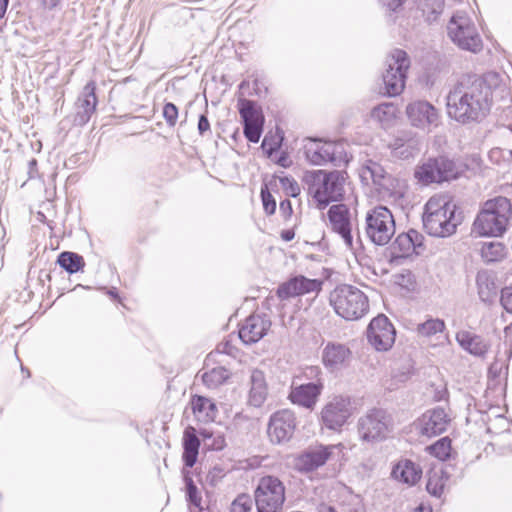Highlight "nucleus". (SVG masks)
<instances>
[{
    "label": "nucleus",
    "instance_id": "obj_16",
    "mask_svg": "<svg viewBox=\"0 0 512 512\" xmlns=\"http://www.w3.org/2000/svg\"><path fill=\"white\" fill-rule=\"evenodd\" d=\"M396 331L385 315H378L367 328L368 342L377 351H388L395 342Z\"/></svg>",
    "mask_w": 512,
    "mask_h": 512
},
{
    "label": "nucleus",
    "instance_id": "obj_49",
    "mask_svg": "<svg viewBox=\"0 0 512 512\" xmlns=\"http://www.w3.org/2000/svg\"><path fill=\"white\" fill-rule=\"evenodd\" d=\"M341 512H365L361 500L357 496L351 497L349 502L340 505Z\"/></svg>",
    "mask_w": 512,
    "mask_h": 512
},
{
    "label": "nucleus",
    "instance_id": "obj_41",
    "mask_svg": "<svg viewBox=\"0 0 512 512\" xmlns=\"http://www.w3.org/2000/svg\"><path fill=\"white\" fill-rule=\"evenodd\" d=\"M431 455L439 460H446L451 453V440L448 437H443L428 447Z\"/></svg>",
    "mask_w": 512,
    "mask_h": 512
},
{
    "label": "nucleus",
    "instance_id": "obj_6",
    "mask_svg": "<svg viewBox=\"0 0 512 512\" xmlns=\"http://www.w3.org/2000/svg\"><path fill=\"white\" fill-rule=\"evenodd\" d=\"M306 160L315 166H324L328 163L341 167L348 163L344 145L334 141L309 138L304 145Z\"/></svg>",
    "mask_w": 512,
    "mask_h": 512
},
{
    "label": "nucleus",
    "instance_id": "obj_46",
    "mask_svg": "<svg viewBox=\"0 0 512 512\" xmlns=\"http://www.w3.org/2000/svg\"><path fill=\"white\" fill-rule=\"evenodd\" d=\"M279 180L283 190L288 196L297 197L300 194V186L294 178L283 176L280 177Z\"/></svg>",
    "mask_w": 512,
    "mask_h": 512
},
{
    "label": "nucleus",
    "instance_id": "obj_62",
    "mask_svg": "<svg viewBox=\"0 0 512 512\" xmlns=\"http://www.w3.org/2000/svg\"><path fill=\"white\" fill-rule=\"evenodd\" d=\"M294 237L295 233L292 229H286L281 232V238L286 242L293 240Z\"/></svg>",
    "mask_w": 512,
    "mask_h": 512
},
{
    "label": "nucleus",
    "instance_id": "obj_51",
    "mask_svg": "<svg viewBox=\"0 0 512 512\" xmlns=\"http://www.w3.org/2000/svg\"><path fill=\"white\" fill-rule=\"evenodd\" d=\"M500 301L503 306V308L509 312L512 313V290H500Z\"/></svg>",
    "mask_w": 512,
    "mask_h": 512
},
{
    "label": "nucleus",
    "instance_id": "obj_24",
    "mask_svg": "<svg viewBox=\"0 0 512 512\" xmlns=\"http://www.w3.org/2000/svg\"><path fill=\"white\" fill-rule=\"evenodd\" d=\"M323 385L321 383H306L294 386L289 394L292 403L307 409H313L322 392Z\"/></svg>",
    "mask_w": 512,
    "mask_h": 512
},
{
    "label": "nucleus",
    "instance_id": "obj_48",
    "mask_svg": "<svg viewBox=\"0 0 512 512\" xmlns=\"http://www.w3.org/2000/svg\"><path fill=\"white\" fill-rule=\"evenodd\" d=\"M261 198L263 203V208L266 214L272 215L276 210V201L274 197L270 194V192L265 188L261 189Z\"/></svg>",
    "mask_w": 512,
    "mask_h": 512
},
{
    "label": "nucleus",
    "instance_id": "obj_43",
    "mask_svg": "<svg viewBox=\"0 0 512 512\" xmlns=\"http://www.w3.org/2000/svg\"><path fill=\"white\" fill-rule=\"evenodd\" d=\"M263 122L243 123V132L249 142L257 143L263 132Z\"/></svg>",
    "mask_w": 512,
    "mask_h": 512
},
{
    "label": "nucleus",
    "instance_id": "obj_53",
    "mask_svg": "<svg viewBox=\"0 0 512 512\" xmlns=\"http://www.w3.org/2000/svg\"><path fill=\"white\" fill-rule=\"evenodd\" d=\"M310 290H276V294L280 300L303 295Z\"/></svg>",
    "mask_w": 512,
    "mask_h": 512
},
{
    "label": "nucleus",
    "instance_id": "obj_47",
    "mask_svg": "<svg viewBox=\"0 0 512 512\" xmlns=\"http://www.w3.org/2000/svg\"><path fill=\"white\" fill-rule=\"evenodd\" d=\"M495 275L490 270H481L476 275L477 288H491L495 285Z\"/></svg>",
    "mask_w": 512,
    "mask_h": 512
},
{
    "label": "nucleus",
    "instance_id": "obj_34",
    "mask_svg": "<svg viewBox=\"0 0 512 512\" xmlns=\"http://www.w3.org/2000/svg\"><path fill=\"white\" fill-rule=\"evenodd\" d=\"M57 263L70 274L80 271L85 265L84 258L81 255L70 251L60 253Z\"/></svg>",
    "mask_w": 512,
    "mask_h": 512
},
{
    "label": "nucleus",
    "instance_id": "obj_60",
    "mask_svg": "<svg viewBox=\"0 0 512 512\" xmlns=\"http://www.w3.org/2000/svg\"><path fill=\"white\" fill-rule=\"evenodd\" d=\"M316 509L317 512H341V510H336L333 506L326 503H320Z\"/></svg>",
    "mask_w": 512,
    "mask_h": 512
},
{
    "label": "nucleus",
    "instance_id": "obj_20",
    "mask_svg": "<svg viewBox=\"0 0 512 512\" xmlns=\"http://www.w3.org/2000/svg\"><path fill=\"white\" fill-rule=\"evenodd\" d=\"M406 114L414 127L429 129L431 126L438 125V111L427 101L418 100L410 103L406 107Z\"/></svg>",
    "mask_w": 512,
    "mask_h": 512
},
{
    "label": "nucleus",
    "instance_id": "obj_30",
    "mask_svg": "<svg viewBox=\"0 0 512 512\" xmlns=\"http://www.w3.org/2000/svg\"><path fill=\"white\" fill-rule=\"evenodd\" d=\"M193 413L202 421H211L216 416V405L208 398L194 396L191 400Z\"/></svg>",
    "mask_w": 512,
    "mask_h": 512
},
{
    "label": "nucleus",
    "instance_id": "obj_59",
    "mask_svg": "<svg viewBox=\"0 0 512 512\" xmlns=\"http://www.w3.org/2000/svg\"><path fill=\"white\" fill-rule=\"evenodd\" d=\"M277 164L281 167L287 168L290 167L292 161L290 160L288 154L286 152H282L277 159Z\"/></svg>",
    "mask_w": 512,
    "mask_h": 512
},
{
    "label": "nucleus",
    "instance_id": "obj_56",
    "mask_svg": "<svg viewBox=\"0 0 512 512\" xmlns=\"http://www.w3.org/2000/svg\"><path fill=\"white\" fill-rule=\"evenodd\" d=\"M197 128L200 135H204L210 130V123L205 114L200 115Z\"/></svg>",
    "mask_w": 512,
    "mask_h": 512
},
{
    "label": "nucleus",
    "instance_id": "obj_58",
    "mask_svg": "<svg viewBox=\"0 0 512 512\" xmlns=\"http://www.w3.org/2000/svg\"><path fill=\"white\" fill-rule=\"evenodd\" d=\"M406 140L403 139V138H396L393 143L390 144V148L392 149V153L393 155L395 154V152L401 150L402 148H404L405 144H406Z\"/></svg>",
    "mask_w": 512,
    "mask_h": 512
},
{
    "label": "nucleus",
    "instance_id": "obj_39",
    "mask_svg": "<svg viewBox=\"0 0 512 512\" xmlns=\"http://www.w3.org/2000/svg\"><path fill=\"white\" fill-rule=\"evenodd\" d=\"M505 254L506 248L500 242H485L481 247V256L488 263L500 261L504 258Z\"/></svg>",
    "mask_w": 512,
    "mask_h": 512
},
{
    "label": "nucleus",
    "instance_id": "obj_9",
    "mask_svg": "<svg viewBox=\"0 0 512 512\" xmlns=\"http://www.w3.org/2000/svg\"><path fill=\"white\" fill-rule=\"evenodd\" d=\"M330 304L346 320H357L368 311V298L362 290H332Z\"/></svg>",
    "mask_w": 512,
    "mask_h": 512
},
{
    "label": "nucleus",
    "instance_id": "obj_32",
    "mask_svg": "<svg viewBox=\"0 0 512 512\" xmlns=\"http://www.w3.org/2000/svg\"><path fill=\"white\" fill-rule=\"evenodd\" d=\"M427 477L426 489L428 493L440 497L448 479L446 473L442 468H433L428 472Z\"/></svg>",
    "mask_w": 512,
    "mask_h": 512
},
{
    "label": "nucleus",
    "instance_id": "obj_54",
    "mask_svg": "<svg viewBox=\"0 0 512 512\" xmlns=\"http://www.w3.org/2000/svg\"><path fill=\"white\" fill-rule=\"evenodd\" d=\"M279 210L282 216L287 219L292 215L293 209L290 200L285 199L280 202Z\"/></svg>",
    "mask_w": 512,
    "mask_h": 512
},
{
    "label": "nucleus",
    "instance_id": "obj_12",
    "mask_svg": "<svg viewBox=\"0 0 512 512\" xmlns=\"http://www.w3.org/2000/svg\"><path fill=\"white\" fill-rule=\"evenodd\" d=\"M459 170L455 162L445 156L429 158L417 166L414 172L415 178L423 185L441 183L456 179Z\"/></svg>",
    "mask_w": 512,
    "mask_h": 512
},
{
    "label": "nucleus",
    "instance_id": "obj_11",
    "mask_svg": "<svg viewBox=\"0 0 512 512\" xmlns=\"http://www.w3.org/2000/svg\"><path fill=\"white\" fill-rule=\"evenodd\" d=\"M258 512H281L285 501V487L274 476L262 477L254 491Z\"/></svg>",
    "mask_w": 512,
    "mask_h": 512
},
{
    "label": "nucleus",
    "instance_id": "obj_19",
    "mask_svg": "<svg viewBox=\"0 0 512 512\" xmlns=\"http://www.w3.org/2000/svg\"><path fill=\"white\" fill-rule=\"evenodd\" d=\"M424 236L414 229L400 233L389 247V255L391 260L406 258L420 253L423 248Z\"/></svg>",
    "mask_w": 512,
    "mask_h": 512
},
{
    "label": "nucleus",
    "instance_id": "obj_55",
    "mask_svg": "<svg viewBox=\"0 0 512 512\" xmlns=\"http://www.w3.org/2000/svg\"><path fill=\"white\" fill-rule=\"evenodd\" d=\"M406 0H379V2L389 11H396Z\"/></svg>",
    "mask_w": 512,
    "mask_h": 512
},
{
    "label": "nucleus",
    "instance_id": "obj_38",
    "mask_svg": "<svg viewBox=\"0 0 512 512\" xmlns=\"http://www.w3.org/2000/svg\"><path fill=\"white\" fill-rule=\"evenodd\" d=\"M229 377V372L222 366H217L201 375L203 383L210 389H215L223 384Z\"/></svg>",
    "mask_w": 512,
    "mask_h": 512
},
{
    "label": "nucleus",
    "instance_id": "obj_31",
    "mask_svg": "<svg viewBox=\"0 0 512 512\" xmlns=\"http://www.w3.org/2000/svg\"><path fill=\"white\" fill-rule=\"evenodd\" d=\"M397 107L390 102H384L374 107L371 111V118L387 128L391 126L396 118Z\"/></svg>",
    "mask_w": 512,
    "mask_h": 512
},
{
    "label": "nucleus",
    "instance_id": "obj_45",
    "mask_svg": "<svg viewBox=\"0 0 512 512\" xmlns=\"http://www.w3.org/2000/svg\"><path fill=\"white\" fill-rule=\"evenodd\" d=\"M163 117L166 121V124L169 127H174L177 124L179 111L177 106L174 103L167 102L165 103L162 111Z\"/></svg>",
    "mask_w": 512,
    "mask_h": 512
},
{
    "label": "nucleus",
    "instance_id": "obj_14",
    "mask_svg": "<svg viewBox=\"0 0 512 512\" xmlns=\"http://www.w3.org/2000/svg\"><path fill=\"white\" fill-rule=\"evenodd\" d=\"M352 415V405L348 397H333L321 411V422L330 430H339Z\"/></svg>",
    "mask_w": 512,
    "mask_h": 512
},
{
    "label": "nucleus",
    "instance_id": "obj_36",
    "mask_svg": "<svg viewBox=\"0 0 512 512\" xmlns=\"http://www.w3.org/2000/svg\"><path fill=\"white\" fill-rule=\"evenodd\" d=\"M182 476H183V480L185 483V492H186L187 501L191 505H193L194 507L198 508L201 511L202 510V508H201L202 497L200 495V492H199L197 486L195 485V483L191 477L190 470L183 468Z\"/></svg>",
    "mask_w": 512,
    "mask_h": 512
},
{
    "label": "nucleus",
    "instance_id": "obj_5",
    "mask_svg": "<svg viewBox=\"0 0 512 512\" xmlns=\"http://www.w3.org/2000/svg\"><path fill=\"white\" fill-rule=\"evenodd\" d=\"M393 419L385 410L373 408L357 421V433L362 442L375 444L386 440L393 432Z\"/></svg>",
    "mask_w": 512,
    "mask_h": 512
},
{
    "label": "nucleus",
    "instance_id": "obj_2",
    "mask_svg": "<svg viewBox=\"0 0 512 512\" xmlns=\"http://www.w3.org/2000/svg\"><path fill=\"white\" fill-rule=\"evenodd\" d=\"M346 172L334 170L306 171L303 183L308 194L315 200L320 208L328 206L331 202L340 201L345 194Z\"/></svg>",
    "mask_w": 512,
    "mask_h": 512
},
{
    "label": "nucleus",
    "instance_id": "obj_63",
    "mask_svg": "<svg viewBox=\"0 0 512 512\" xmlns=\"http://www.w3.org/2000/svg\"><path fill=\"white\" fill-rule=\"evenodd\" d=\"M41 3L45 9L52 10L59 4V0H41Z\"/></svg>",
    "mask_w": 512,
    "mask_h": 512
},
{
    "label": "nucleus",
    "instance_id": "obj_10",
    "mask_svg": "<svg viewBox=\"0 0 512 512\" xmlns=\"http://www.w3.org/2000/svg\"><path fill=\"white\" fill-rule=\"evenodd\" d=\"M386 70L382 75L385 93L397 96L405 88L407 71L410 67L408 54L401 49H395L387 57Z\"/></svg>",
    "mask_w": 512,
    "mask_h": 512
},
{
    "label": "nucleus",
    "instance_id": "obj_42",
    "mask_svg": "<svg viewBox=\"0 0 512 512\" xmlns=\"http://www.w3.org/2000/svg\"><path fill=\"white\" fill-rule=\"evenodd\" d=\"M255 498L248 494H241L232 502L230 512H252Z\"/></svg>",
    "mask_w": 512,
    "mask_h": 512
},
{
    "label": "nucleus",
    "instance_id": "obj_27",
    "mask_svg": "<svg viewBox=\"0 0 512 512\" xmlns=\"http://www.w3.org/2000/svg\"><path fill=\"white\" fill-rule=\"evenodd\" d=\"M250 391L248 402L254 407H260L265 402L268 395V387L264 372L254 369L250 375Z\"/></svg>",
    "mask_w": 512,
    "mask_h": 512
},
{
    "label": "nucleus",
    "instance_id": "obj_52",
    "mask_svg": "<svg viewBox=\"0 0 512 512\" xmlns=\"http://www.w3.org/2000/svg\"><path fill=\"white\" fill-rule=\"evenodd\" d=\"M415 152V145L413 142H407L401 150L395 152L394 156L402 158V159H408L409 157H412Z\"/></svg>",
    "mask_w": 512,
    "mask_h": 512
},
{
    "label": "nucleus",
    "instance_id": "obj_4",
    "mask_svg": "<svg viewBox=\"0 0 512 512\" xmlns=\"http://www.w3.org/2000/svg\"><path fill=\"white\" fill-rule=\"evenodd\" d=\"M456 206L443 196L431 197L425 204L423 214V227L425 231L435 237H448L457 227L455 218Z\"/></svg>",
    "mask_w": 512,
    "mask_h": 512
},
{
    "label": "nucleus",
    "instance_id": "obj_40",
    "mask_svg": "<svg viewBox=\"0 0 512 512\" xmlns=\"http://www.w3.org/2000/svg\"><path fill=\"white\" fill-rule=\"evenodd\" d=\"M445 323L438 318H430L417 326V333L423 337H431L444 330Z\"/></svg>",
    "mask_w": 512,
    "mask_h": 512
},
{
    "label": "nucleus",
    "instance_id": "obj_15",
    "mask_svg": "<svg viewBox=\"0 0 512 512\" xmlns=\"http://www.w3.org/2000/svg\"><path fill=\"white\" fill-rule=\"evenodd\" d=\"M296 428V417L288 409L273 413L269 419L267 434L272 443L282 444L288 442Z\"/></svg>",
    "mask_w": 512,
    "mask_h": 512
},
{
    "label": "nucleus",
    "instance_id": "obj_25",
    "mask_svg": "<svg viewBox=\"0 0 512 512\" xmlns=\"http://www.w3.org/2000/svg\"><path fill=\"white\" fill-rule=\"evenodd\" d=\"M377 189L383 199L403 206L408 189L404 180L389 174Z\"/></svg>",
    "mask_w": 512,
    "mask_h": 512
},
{
    "label": "nucleus",
    "instance_id": "obj_13",
    "mask_svg": "<svg viewBox=\"0 0 512 512\" xmlns=\"http://www.w3.org/2000/svg\"><path fill=\"white\" fill-rule=\"evenodd\" d=\"M342 455V444L309 446L298 455L295 465L301 472H313L328 462L337 461Z\"/></svg>",
    "mask_w": 512,
    "mask_h": 512
},
{
    "label": "nucleus",
    "instance_id": "obj_22",
    "mask_svg": "<svg viewBox=\"0 0 512 512\" xmlns=\"http://www.w3.org/2000/svg\"><path fill=\"white\" fill-rule=\"evenodd\" d=\"M271 322L264 316L253 314L245 319L239 328V338L245 344L261 340L270 329Z\"/></svg>",
    "mask_w": 512,
    "mask_h": 512
},
{
    "label": "nucleus",
    "instance_id": "obj_21",
    "mask_svg": "<svg viewBox=\"0 0 512 512\" xmlns=\"http://www.w3.org/2000/svg\"><path fill=\"white\" fill-rule=\"evenodd\" d=\"M95 91L96 83L89 81L80 93L76 102V114L74 117L76 125L83 126L88 123L96 111L98 101Z\"/></svg>",
    "mask_w": 512,
    "mask_h": 512
},
{
    "label": "nucleus",
    "instance_id": "obj_61",
    "mask_svg": "<svg viewBox=\"0 0 512 512\" xmlns=\"http://www.w3.org/2000/svg\"><path fill=\"white\" fill-rule=\"evenodd\" d=\"M106 294L108 295V297H109L112 301H118V302L122 303V297H121V295L119 294V291H118V290H112V289H109V290H106Z\"/></svg>",
    "mask_w": 512,
    "mask_h": 512
},
{
    "label": "nucleus",
    "instance_id": "obj_37",
    "mask_svg": "<svg viewBox=\"0 0 512 512\" xmlns=\"http://www.w3.org/2000/svg\"><path fill=\"white\" fill-rule=\"evenodd\" d=\"M444 5V0H419V8L429 23L437 21L443 12Z\"/></svg>",
    "mask_w": 512,
    "mask_h": 512
},
{
    "label": "nucleus",
    "instance_id": "obj_29",
    "mask_svg": "<svg viewBox=\"0 0 512 512\" xmlns=\"http://www.w3.org/2000/svg\"><path fill=\"white\" fill-rule=\"evenodd\" d=\"M421 474V469L410 460H402L398 462L391 472L394 479L408 485L416 484L421 478Z\"/></svg>",
    "mask_w": 512,
    "mask_h": 512
},
{
    "label": "nucleus",
    "instance_id": "obj_50",
    "mask_svg": "<svg viewBox=\"0 0 512 512\" xmlns=\"http://www.w3.org/2000/svg\"><path fill=\"white\" fill-rule=\"evenodd\" d=\"M254 95L259 98H264L268 94V86L264 79L255 78L253 81Z\"/></svg>",
    "mask_w": 512,
    "mask_h": 512
},
{
    "label": "nucleus",
    "instance_id": "obj_26",
    "mask_svg": "<svg viewBox=\"0 0 512 512\" xmlns=\"http://www.w3.org/2000/svg\"><path fill=\"white\" fill-rule=\"evenodd\" d=\"M456 340L461 348L476 357H484L490 348V343L482 336L466 330L457 332Z\"/></svg>",
    "mask_w": 512,
    "mask_h": 512
},
{
    "label": "nucleus",
    "instance_id": "obj_44",
    "mask_svg": "<svg viewBox=\"0 0 512 512\" xmlns=\"http://www.w3.org/2000/svg\"><path fill=\"white\" fill-rule=\"evenodd\" d=\"M308 283H313L315 286L314 288H320L322 285V282L320 280H308L307 278L300 276L291 279L290 282L288 283L281 284L278 288H309L307 286Z\"/></svg>",
    "mask_w": 512,
    "mask_h": 512
},
{
    "label": "nucleus",
    "instance_id": "obj_35",
    "mask_svg": "<svg viewBox=\"0 0 512 512\" xmlns=\"http://www.w3.org/2000/svg\"><path fill=\"white\" fill-rule=\"evenodd\" d=\"M239 114L243 123L264 121L261 111L252 100L239 99Z\"/></svg>",
    "mask_w": 512,
    "mask_h": 512
},
{
    "label": "nucleus",
    "instance_id": "obj_7",
    "mask_svg": "<svg viewBox=\"0 0 512 512\" xmlns=\"http://www.w3.org/2000/svg\"><path fill=\"white\" fill-rule=\"evenodd\" d=\"M448 36L460 49L478 53L482 49V39L475 24L464 12H456L447 25Z\"/></svg>",
    "mask_w": 512,
    "mask_h": 512
},
{
    "label": "nucleus",
    "instance_id": "obj_64",
    "mask_svg": "<svg viewBox=\"0 0 512 512\" xmlns=\"http://www.w3.org/2000/svg\"><path fill=\"white\" fill-rule=\"evenodd\" d=\"M411 512H432V510L429 506H426L421 503L417 507H415Z\"/></svg>",
    "mask_w": 512,
    "mask_h": 512
},
{
    "label": "nucleus",
    "instance_id": "obj_23",
    "mask_svg": "<svg viewBox=\"0 0 512 512\" xmlns=\"http://www.w3.org/2000/svg\"><path fill=\"white\" fill-rule=\"evenodd\" d=\"M351 357L350 349L341 343L328 342L322 351V362L331 372L344 368Z\"/></svg>",
    "mask_w": 512,
    "mask_h": 512
},
{
    "label": "nucleus",
    "instance_id": "obj_17",
    "mask_svg": "<svg viewBox=\"0 0 512 512\" xmlns=\"http://www.w3.org/2000/svg\"><path fill=\"white\" fill-rule=\"evenodd\" d=\"M327 216L333 232L337 233L348 247L353 244V215L350 208L343 204L330 206Z\"/></svg>",
    "mask_w": 512,
    "mask_h": 512
},
{
    "label": "nucleus",
    "instance_id": "obj_8",
    "mask_svg": "<svg viewBox=\"0 0 512 512\" xmlns=\"http://www.w3.org/2000/svg\"><path fill=\"white\" fill-rule=\"evenodd\" d=\"M365 233L375 245L384 246L395 234V220L391 211L382 205L370 209L365 217Z\"/></svg>",
    "mask_w": 512,
    "mask_h": 512
},
{
    "label": "nucleus",
    "instance_id": "obj_57",
    "mask_svg": "<svg viewBox=\"0 0 512 512\" xmlns=\"http://www.w3.org/2000/svg\"><path fill=\"white\" fill-rule=\"evenodd\" d=\"M15 293H17L15 299L22 303H27L32 299L33 296L32 290H15Z\"/></svg>",
    "mask_w": 512,
    "mask_h": 512
},
{
    "label": "nucleus",
    "instance_id": "obj_3",
    "mask_svg": "<svg viewBox=\"0 0 512 512\" xmlns=\"http://www.w3.org/2000/svg\"><path fill=\"white\" fill-rule=\"evenodd\" d=\"M512 215V204L503 196L489 199L483 203L480 212L477 214L472 232L481 237H499L507 229L508 222Z\"/></svg>",
    "mask_w": 512,
    "mask_h": 512
},
{
    "label": "nucleus",
    "instance_id": "obj_1",
    "mask_svg": "<svg viewBox=\"0 0 512 512\" xmlns=\"http://www.w3.org/2000/svg\"><path fill=\"white\" fill-rule=\"evenodd\" d=\"M498 75H463L446 96L447 114L461 124L480 122L489 113L492 103V87Z\"/></svg>",
    "mask_w": 512,
    "mask_h": 512
},
{
    "label": "nucleus",
    "instance_id": "obj_33",
    "mask_svg": "<svg viewBox=\"0 0 512 512\" xmlns=\"http://www.w3.org/2000/svg\"><path fill=\"white\" fill-rule=\"evenodd\" d=\"M388 175L383 166L373 160H367L361 169V177L365 180L371 179L377 187Z\"/></svg>",
    "mask_w": 512,
    "mask_h": 512
},
{
    "label": "nucleus",
    "instance_id": "obj_18",
    "mask_svg": "<svg viewBox=\"0 0 512 512\" xmlns=\"http://www.w3.org/2000/svg\"><path fill=\"white\" fill-rule=\"evenodd\" d=\"M451 419L444 408L436 407L427 410L416 422L415 428L419 434L434 437L444 433Z\"/></svg>",
    "mask_w": 512,
    "mask_h": 512
},
{
    "label": "nucleus",
    "instance_id": "obj_28",
    "mask_svg": "<svg viewBox=\"0 0 512 512\" xmlns=\"http://www.w3.org/2000/svg\"><path fill=\"white\" fill-rule=\"evenodd\" d=\"M200 440L196 435V430L189 426L183 434V455L182 459L186 469L192 468L197 462L199 454Z\"/></svg>",
    "mask_w": 512,
    "mask_h": 512
}]
</instances>
